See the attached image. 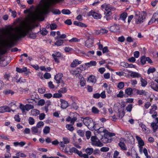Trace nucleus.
Instances as JSON below:
<instances>
[{"label": "nucleus", "instance_id": "f257e3e1", "mask_svg": "<svg viewBox=\"0 0 158 158\" xmlns=\"http://www.w3.org/2000/svg\"><path fill=\"white\" fill-rule=\"evenodd\" d=\"M33 27V26L30 23H27L20 27L13 28L11 27L8 28L6 30H3L2 35L6 36L7 38L4 40L6 46L9 47L14 46L15 41L27 35L30 38L35 39L36 37V34L31 32Z\"/></svg>", "mask_w": 158, "mask_h": 158}, {"label": "nucleus", "instance_id": "f03ea898", "mask_svg": "<svg viewBox=\"0 0 158 158\" xmlns=\"http://www.w3.org/2000/svg\"><path fill=\"white\" fill-rule=\"evenodd\" d=\"M56 3H52L51 0H48V3L45 4L44 6L40 8H37L31 17V22L35 23L36 20H43L44 18L43 15L48 13L50 5L52 4H56Z\"/></svg>", "mask_w": 158, "mask_h": 158}, {"label": "nucleus", "instance_id": "7ed1b4c3", "mask_svg": "<svg viewBox=\"0 0 158 158\" xmlns=\"http://www.w3.org/2000/svg\"><path fill=\"white\" fill-rule=\"evenodd\" d=\"M83 123L91 130L95 129V124L92 118L86 117L84 118Z\"/></svg>", "mask_w": 158, "mask_h": 158}, {"label": "nucleus", "instance_id": "20e7f679", "mask_svg": "<svg viewBox=\"0 0 158 158\" xmlns=\"http://www.w3.org/2000/svg\"><path fill=\"white\" fill-rule=\"evenodd\" d=\"M146 16V13L145 12L143 11L141 13L139 11L136 12L135 17L136 19V23L139 24L143 22L145 19Z\"/></svg>", "mask_w": 158, "mask_h": 158}, {"label": "nucleus", "instance_id": "39448f33", "mask_svg": "<svg viewBox=\"0 0 158 158\" xmlns=\"http://www.w3.org/2000/svg\"><path fill=\"white\" fill-rule=\"evenodd\" d=\"M91 144L92 145L102 147L103 146V144L99 141L98 138L95 136H92L91 138Z\"/></svg>", "mask_w": 158, "mask_h": 158}, {"label": "nucleus", "instance_id": "423d86ee", "mask_svg": "<svg viewBox=\"0 0 158 158\" xmlns=\"http://www.w3.org/2000/svg\"><path fill=\"white\" fill-rule=\"evenodd\" d=\"M126 142V141L125 139L122 138L120 139L118 145L123 150H127V148L125 144Z\"/></svg>", "mask_w": 158, "mask_h": 158}, {"label": "nucleus", "instance_id": "0eeeda50", "mask_svg": "<svg viewBox=\"0 0 158 158\" xmlns=\"http://www.w3.org/2000/svg\"><path fill=\"white\" fill-rule=\"evenodd\" d=\"M52 56L55 62L56 63L59 62V58L61 56V54L59 52H57L55 54H52Z\"/></svg>", "mask_w": 158, "mask_h": 158}, {"label": "nucleus", "instance_id": "6e6552de", "mask_svg": "<svg viewBox=\"0 0 158 158\" xmlns=\"http://www.w3.org/2000/svg\"><path fill=\"white\" fill-rule=\"evenodd\" d=\"M94 40L93 38L88 37L85 42V46L88 48H90L93 46Z\"/></svg>", "mask_w": 158, "mask_h": 158}, {"label": "nucleus", "instance_id": "1a4fd4ad", "mask_svg": "<svg viewBox=\"0 0 158 158\" xmlns=\"http://www.w3.org/2000/svg\"><path fill=\"white\" fill-rule=\"evenodd\" d=\"M11 110L13 112L14 111V110H13L7 106H5L0 107V113H3L6 112H10Z\"/></svg>", "mask_w": 158, "mask_h": 158}, {"label": "nucleus", "instance_id": "9d476101", "mask_svg": "<svg viewBox=\"0 0 158 158\" xmlns=\"http://www.w3.org/2000/svg\"><path fill=\"white\" fill-rule=\"evenodd\" d=\"M96 129V128L95 127V129H94L95 130V133H98L99 134L102 132H103L104 133L105 135H106V134L108 133V131L106 130L103 127H100L98 129Z\"/></svg>", "mask_w": 158, "mask_h": 158}, {"label": "nucleus", "instance_id": "9b49d317", "mask_svg": "<svg viewBox=\"0 0 158 158\" xmlns=\"http://www.w3.org/2000/svg\"><path fill=\"white\" fill-rule=\"evenodd\" d=\"M88 15L89 16L92 15L94 19H100L101 17V15L96 13L93 10L90 11Z\"/></svg>", "mask_w": 158, "mask_h": 158}, {"label": "nucleus", "instance_id": "f8f14e48", "mask_svg": "<svg viewBox=\"0 0 158 158\" xmlns=\"http://www.w3.org/2000/svg\"><path fill=\"white\" fill-rule=\"evenodd\" d=\"M83 66L82 65H81L79 67L76 68L75 70H71L70 72L72 74L75 75L78 72H81V71L83 70Z\"/></svg>", "mask_w": 158, "mask_h": 158}, {"label": "nucleus", "instance_id": "ddd939ff", "mask_svg": "<svg viewBox=\"0 0 158 158\" xmlns=\"http://www.w3.org/2000/svg\"><path fill=\"white\" fill-rule=\"evenodd\" d=\"M31 130L33 134H40L41 132V129H39L36 126L32 127L31 128Z\"/></svg>", "mask_w": 158, "mask_h": 158}, {"label": "nucleus", "instance_id": "4468645a", "mask_svg": "<svg viewBox=\"0 0 158 158\" xmlns=\"http://www.w3.org/2000/svg\"><path fill=\"white\" fill-rule=\"evenodd\" d=\"M150 86L154 90L158 92V84L153 81H151L150 83Z\"/></svg>", "mask_w": 158, "mask_h": 158}, {"label": "nucleus", "instance_id": "2eb2a0df", "mask_svg": "<svg viewBox=\"0 0 158 158\" xmlns=\"http://www.w3.org/2000/svg\"><path fill=\"white\" fill-rule=\"evenodd\" d=\"M81 63V61H79L77 59H75L73 60V62L71 63L70 66L72 68H74L80 64Z\"/></svg>", "mask_w": 158, "mask_h": 158}, {"label": "nucleus", "instance_id": "dca6fc26", "mask_svg": "<svg viewBox=\"0 0 158 158\" xmlns=\"http://www.w3.org/2000/svg\"><path fill=\"white\" fill-rule=\"evenodd\" d=\"M61 102V108L65 109L67 107L69 106L68 102L64 100L61 99L60 100Z\"/></svg>", "mask_w": 158, "mask_h": 158}, {"label": "nucleus", "instance_id": "f3484780", "mask_svg": "<svg viewBox=\"0 0 158 158\" xmlns=\"http://www.w3.org/2000/svg\"><path fill=\"white\" fill-rule=\"evenodd\" d=\"M110 30L113 32H116L119 29V27L118 25L114 24V25L112 26L110 28Z\"/></svg>", "mask_w": 158, "mask_h": 158}, {"label": "nucleus", "instance_id": "a211bd4d", "mask_svg": "<svg viewBox=\"0 0 158 158\" xmlns=\"http://www.w3.org/2000/svg\"><path fill=\"white\" fill-rule=\"evenodd\" d=\"M63 75L62 73H59L55 77V79L57 83H59V81L62 80V78Z\"/></svg>", "mask_w": 158, "mask_h": 158}, {"label": "nucleus", "instance_id": "6ab92c4d", "mask_svg": "<svg viewBox=\"0 0 158 158\" xmlns=\"http://www.w3.org/2000/svg\"><path fill=\"white\" fill-rule=\"evenodd\" d=\"M136 94L139 95H142L144 96H147L148 94V92L145 91V90H143V89L140 90V89H136Z\"/></svg>", "mask_w": 158, "mask_h": 158}, {"label": "nucleus", "instance_id": "aec40b11", "mask_svg": "<svg viewBox=\"0 0 158 158\" xmlns=\"http://www.w3.org/2000/svg\"><path fill=\"white\" fill-rule=\"evenodd\" d=\"M133 94V89L131 88H128L125 90V95L127 96L131 95Z\"/></svg>", "mask_w": 158, "mask_h": 158}, {"label": "nucleus", "instance_id": "412c9836", "mask_svg": "<svg viewBox=\"0 0 158 158\" xmlns=\"http://www.w3.org/2000/svg\"><path fill=\"white\" fill-rule=\"evenodd\" d=\"M136 139L138 141L139 147H140L141 146H143L144 144L143 141L142 139L141 138L138 136L136 135L135 136Z\"/></svg>", "mask_w": 158, "mask_h": 158}, {"label": "nucleus", "instance_id": "4be33fe9", "mask_svg": "<svg viewBox=\"0 0 158 158\" xmlns=\"http://www.w3.org/2000/svg\"><path fill=\"white\" fill-rule=\"evenodd\" d=\"M73 24L76 26L81 27H87V25L86 24L80 22L75 21L73 22Z\"/></svg>", "mask_w": 158, "mask_h": 158}, {"label": "nucleus", "instance_id": "5701e85b", "mask_svg": "<svg viewBox=\"0 0 158 158\" xmlns=\"http://www.w3.org/2000/svg\"><path fill=\"white\" fill-rule=\"evenodd\" d=\"M77 120V118L76 117L71 118L70 117H68L66 119V121L68 122H70L73 125L74 122Z\"/></svg>", "mask_w": 158, "mask_h": 158}, {"label": "nucleus", "instance_id": "b1692460", "mask_svg": "<svg viewBox=\"0 0 158 158\" xmlns=\"http://www.w3.org/2000/svg\"><path fill=\"white\" fill-rule=\"evenodd\" d=\"M130 76L133 77L139 78L141 77V74L138 73L133 72L131 74Z\"/></svg>", "mask_w": 158, "mask_h": 158}, {"label": "nucleus", "instance_id": "393cba45", "mask_svg": "<svg viewBox=\"0 0 158 158\" xmlns=\"http://www.w3.org/2000/svg\"><path fill=\"white\" fill-rule=\"evenodd\" d=\"M16 71L19 73H22L27 71V69L26 67H24L21 69L20 68L17 67L16 68Z\"/></svg>", "mask_w": 158, "mask_h": 158}, {"label": "nucleus", "instance_id": "a878e982", "mask_svg": "<svg viewBox=\"0 0 158 158\" xmlns=\"http://www.w3.org/2000/svg\"><path fill=\"white\" fill-rule=\"evenodd\" d=\"M97 63L95 61H91L90 62L85 63V64L86 66H87L88 67H89L92 66H95L96 65Z\"/></svg>", "mask_w": 158, "mask_h": 158}, {"label": "nucleus", "instance_id": "bb28decb", "mask_svg": "<svg viewBox=\"0 0 158 158\" xmlns=\"http://www.w3.org/2000/svg\"><path fill=\"white\" fill-rule=\"evenodd\" d=\"M88 81L89 82H95L96 81V79L95 77L94 76L90 75L88 78Z\"/></svg>", "mask_w": 158, "mask_h": 158}, {"label": "nucleus", "instance_id": "cd10ccee", "mask_svg": "<svg viewBox=\"0 0 158 158\" xmlns=\"http://www.w3.org/2000/svg\"><path fill=\"white\" fill-rule=\"evenodd\" d=\"M151 126L154 132H155L158 129V125L155 123H152L151 124Z\"/></svg>", "mask_w": 158, "mask_h": 158}, {"label": "nucleus", "instance_id": "c85d7f7f", "mask_svg": "<svg viewBox=\"0 0 158 158\" xmlns=\"http://www.w3.org/2000/svg\"><path fill=\"white\" fill-rule=\"evenodd\" d=\"M31 113L32 115L37 116L39 114L40 111L39 110L36 109H33L31 111Z\"/></svg>", "mask_w": 158, "mask_h": 158}, {"label": "nucleus", "instance_id": "c756f323", "mask_svg": "<svg viewBox=\"0 0 158 158\" xmlns=\"http://www.w3.org/2000/svg\"><path fill=\"white\" fill-rule=\"evenodd\" d=\"M92 112L95 114H98L99 113V110L95 106H93L91 109Z\"/></svg>", "mask_w": 158, "mask_h": 158}, {"label": "nucleus", "instance_id": "7c9ffc66", "mask_svg": "<svg viewBox=\"0 0 158 158\" xmlns=\"http://www.w3.org/2000/svg\"><path fill=\"white\" fill-rule=\"evenodd\" d=\"M71 151L73 152H74L78 154L79 156L82 154V152L81 151H79L77 149L75 148H71Z\"/></svg>", "mask_w": 158, "mask_h": 158}, {"label": "nucleus", "instance_id": "2f4dec72", "mask_svg": "<svg viewBox=\"0 0 158 158\" xmlns=\"http://www.w3.org/2000/svg\"><path fill=\"white\" fill-rule=\"evenodd\" d=\"M93 149L91 148H88L85 150V152L88 155H90L93 152Z\"/></svg>", "mask_w": 158, "mask_h": 158}, {"label": "nucleus", "instance_id": "473e14b6", "mask_svg": "<svg viewBox=\"0 0 158 158\" xmlns=\"http://www.w3.org/2000/svg\"><path fill=\"white\" fill-rule=\"evenodd\" d=\"M140 81L141 82V86L143 87H145L147 84V82L141 77L140 78Z\"/></svg>", "mask_w": 158, "mask_h": 158}, {"label": "nucleus", "instance_id": "72a5a7b5", "mask_svg": "<svg viewBox=\"0 0 158 158\" xmlns=\"http://www.w3.org/2000/svg\"><path fill=\"white\" fill-rule=\"evenodd\" d=\"M105 136L106 135H105L104 136L102 137V140L103 142L105 143L110 142L111 141L108 138Z\"/></svg>", "mask_w": 158, "mask_h": 158}, {"label": "nucleus", "instance_id": "f704fd0d", "mask_svg": "<svg viewBox=\"0 0 158 158\" xmlns=\"http://www.w3.org/2000/svg\"><path fill=\"white\" fill-rule=\"evenodd\" d=\"M61 12L63 14L66 15H69L71 13V12L69 9H63Z\"/></svg>", "mask_w": 158, "mask_h": 158}, {"label": "nucleus", "instance_id": "c9c22d12", "mask_svg": "<svg viewBox=\"0 0 158 158\" xmlns=\"http://www.w3.org/2000/svg\"><path fill=\"white\" fill-rule=\"evenodd\" d=\"M72 124H67L66 125V127L67 129L71 131H72L74 130V127L72 126Z\"/></svg>", "mask_w": 158, "mask_h": 158}, {"label": "nucleus", "instance_id": "e433bc0d", "mask_svg": "<svg viewBox=\"0 0 158 158\" xmlns=\"http://www.w3.org/2000/svg\"><path fill=\"white\" fill-rule=\"evenodd\" d=\"M50 130V128L49 127L46 126L45 127L44 130L43 132L45 134H47L49 133Z\"/></svg>", "mask_w": 158, "mask_h": 158}, {"label": "nucleus", "instance_id": "4c0bfd02", "mask_svg": "<svg viewBox=\"0 0 158 158\" xmlns=\"http://www.w3.org/2000/svg\"><path fill=\"white\" fill-rule=\"evenodd\" d=\"M63 40H58L57 41L55 42L54 44L57 46H60L63 44Z\"/></svg>", "mask_w": 158, "mask_h": 158}, {"label": "nucleus", "instance_id": "58836bf2", "mask_svg": "<svg viewBox=\"0 0 158 158\" xmlns=\"http://www.w3.org/2000/svg\"><path fill=\"white\" fill-rule=\"evenodd\" d=\"M34 108V106L30 104H27L25 105V109L27 111H29L31 109Z\"/></svg>", "mask_w": 158, "mask_h": 158}, {"label": "nucleus", "instance_id": "ea45409f", "mask_svg": "<svg viewBox=\"0 0 158 158\" xmlns=\"http://www.w3.org/2000/svg\"><path fill=\"white\" fill-rule=\"evenodd\" d=\"M133 108V105L132 104H130L127 105L126 107V110L127 111L131 112Z\"/></svg>", "mask_w": 158, "mask_h": 158}, {"label": "nucleus", "instance_id": "a19ab883", "mask_svg": "<svg viewBox=\"0 0 158 158\" xmlns=\"http://www.w3.org/2000/svg\"><path fill=\"white\" fill-rule=\"evenodd\" d=\"M28 122L29 124L31 125L34 124L35 123V120L31 117H30L29 118Z\"/></svg>", "mask_w": 158, "mask_h": 158}, {"label": "nucleus", "instance_id": "79ce46f5", "mask_svg": "<svg viewBox=\"0 0 158 158\" xmlns=\"http://www.w3.org/2000/svg\"><path fill=\"white\" fill-rule=\"evenodd\" d=\"M124 83L123 82H120L118 84L117 87L119 89H122L124 87Z\"/></svg>", "mask_w": 158, "mask_h": 158}, {"label": "nucleus", "instance_id": "37998d69", "mask_svg": "<svg viewBox=\"0 0 158 158\" xmlns=\"http://www.w3.org/2000/svg\"><path fill=\"white\" fill-rule=\"evenodd\" d=\"M127 16V14L126 13H124L121 14L120 18L123 20L124 21Z\"/></svg>", "mask_w": 158, "mask_h": 158}, {"label": "nucleus", "instance_id": "c03bdc74", "mask_svg": "<svg viewBox=\"0 0 158 158\" xmlns=\"http://www.w3.org/2000/svg\"><path fill=\"white\" fill-rule=\"evenodd\" d=\"M140 61L143 65L145 64L146 62V57L144 56H142L140 58Z\"/></svg>", "mask_w": 158, "mask_h": 158}, {"label": "nucleus", "instance_id": "a18cd8bd", "mask_svg": "<svg viewBox=\"0 0 158 158\" xmlns=\"http://www.w3.org/2000/svg\"><path fill=\"white\" fill-rule=\"evenodd\" d=\"M67 89L65 87H64L60 89L58 91V92L59 93H64L67 92Z\"/></svg>", "mask_w": 158, "mask_h": 158}, {"label": "nucleus", "instance_id": "49530a36", "mask_svg": "<svg viewBox=\"0 0 158 158\" xmlns=\"http://www.w3.org/2000/svg\"><path fill=\"white\" fill-rule=\"evenodd\" d=\"M44 125V123L42 121L39 122L37 124L36 126L39 129H41L40 128L41 127L43 126Z\"/></svg>", "mask_w": 158, "mask_h": 158}, {"label": "nucleus", "instance_id": "de8ad7c7", "mask_svg": "<svg viewBox=\"0 0 158 158\" xmlns=\"http://www.w3.org/2000/svg\"><path fill=\"white\" fill-rule=\"evenodd\" d=\"M156 71V69L154 68H149L148 70L147 73L148 74H150L151 73H153L155 72Z\"/></svg>", "mask_w": 158, "mask_h": 158}, {"label": "nucleus", "instance_id": "09e8293b", "mask_svg": "<svg viewBox=\"0 0 158 158\" xmlns=\"http://www.w3.org/2000/svg\"><path fill=\"white\" fill-rule=\"evenodd\" d=\"M80 41V39H78L76 38H73L69 40V42L71 43L78 42Z\"/></svg>", "mask_w": 158, "mask_h": 158}, {"label": "nucleus", "instance_id": "8fccbe9b", "mask_svg": "<svg viewBox=\"0 0 158 158\" xmlns=\"http://www.w3.org/2000/svg\"><path fill=\"white\" fill-rule=\"evenodd\" d=\"M112 9V8H111L110 6L108 5H106L105 7V13H106V11H111Z\"/></svg>", "mask_w": 158, "mask_h": 158}, {"label": "nucleus", "instance_id": "3c124183", "mask_svg": "<svg viewBox=\"0 0 158 158\" xmlns=\"http://www.w3.org/2000/svg\"><path fill=\"white\" fill-rule=\"evenodd\" d=\"M52 12L56 14L60 15L61 13L60 11L58 9H54L52 10Z\"/></svg>", "mask_w": 158, "mask_h": 158}, {"label": "nucleus", "instance_id": "603ef678", "mask_svg": "<svg viewBox=\"0 0 158 158\" xmlns=\"http://www.w3.org/2000/svg\"><path fill=\"white\" fill-rule=\"evenodd\" d=\"M41 34L44 35H45L48 33V31L46 29H43L40 31Z\"/></svg>", "mask_w": 158, "mask_h": 158}, {"label": "nucleus", "instance_id": "864d4df0", "mask_svg": "<svg viewBox=\"0 0 158 158\" xmlns=\"http://www.w3.org/2000/svg\"><path fill=\"white\" fill-rule=\"evenodd\" d=\"M50 27L51 30H54L56 29L57 27V25L55 24H52L50 25Z\"/></svg>", "mask_w": 158, "mask_h": 158}, {"label": "nucleus", "instance_id": "5fc2aeb1", "mask_svg": "<svg viewBox=\"0 0 158 158\" xmlns=\"http://www.w3.org/2000/svg\"><path fill=\"white\" fill-rule=\"evenodd\" d=\"M85 135L87 139H89L91 136V132L90 131H87L86 132Z\"/></svg>", "mask_w": 158, "mask_h": 158}, {"label": "nucleus", "instance_id": "6e6d98bb", "mask_svg": "<svg viewBox=\"0 0 158 158\" xmlns=\"http://www.w3.org/2000/svg\"><path fill=\"white\" fill-rule=\"evenodd\" d=\"M19 108L21 110L23 113L25 111V110H26V109H25V105H24L21 104L19 106Z\"/></svg>", "mask_w": 158, "mask_h": 158}, {"label": "nucleus", "instance_id": "4d7b16f0", "mask_svg": "<svg viewBox=\"0 0 158 158\" xmlns=\"http://www.w3.org/2000/svg\"><path fill=\"white\" fill-rule=\"evenodd\" d=\"M44 77L46 79H48L51 77V75L49 73H46L44 74Z\"/></svg>", "mask_w": 158, "mask_h": 158}, {"label": "nucleus", "instance_id": "13d9d810", "mask_svg": "<svg viewBox=\"0 0 158 158\" xmlns=\"http://www.w3.org/2000/svg\"><path fill=\"white\" fill-rule=\"evenodd\" d=\"M62 95L60 93H55L53 94V97L55 98H60L62 97Z\"/></svg>", "mask_w": 158, "mask_h": 158}, {"label": "nucleus", "instance_id": "bf43d9fd", "mask_svg": "<svg viewBox=\"0 0 158 158\" xmlns=\"http://www.w3.org/2000/svg\"><path fill=\"white\" fill-rule=\"evenodd\" d=\"M80 84L81 86H84L85 85V81L83 78H81L80 82Z\"/></svg>", "mask_w": 158, "mask_h": 158}, {"label": "nucleus", "instance_id": "052dcab7", "mask_svg": "<svg viewBox=\"0 0 158 158\" xmlns=\"http://www.w3.org/2000/svg\"><path fill=\"white\" fill-rule=\"evenodd\" d=\"M151 105V104L149 102H147L144 104V106L146 109H148Z\"/></svg>", "mask_w": 158, "mask_h": 158}, {"label": "nucleus", "instance_id": "680f3d73", "mask_svg": "<svg viewBox=\"0 0 158 158\" xmlns=\"http://www.w3.org/2000/svg\"><path fill=\"white\" fill-rule=\"evenodd\" d=\"M128 64L125 62H122L120 63V66L128 68Z\"/></svg>", "mask_w": 158, "mask_h": 158}, {"label": "nucleus", "instance_id": "e2e57ef3", "mask_svg": "<svg viewBox=\"0 0 158 158\" xmlns=\"http://www.w3.org/2000/svg\"><path fill=\"white\" fill-rule=\"evenodd\" d=\"M4 93L6 94H10L11 95H13L14 94V91H13L10 90H6L4 91Z\"/></svg>", "mask_w": 158, "mask_h": 158}, {"label": "nucleus", "instance_id": "0e129e2a", "mask_svg": "<svg viewBox=\"0 0 158 158\" xmlns=\"http://www.w3.org/2000/svg\"><path fill=\"white\" fill-rule=\"evenodd\" d=\"M78 134L82 137L84 136V132L81 130H78L77 131Z\"/></svg>", "mask_w": 158, "mask_h": 158}, {"label": "nucleus", "instance_id": "69168bd1", "mask_svg": "<svg viewBox=\"0 0 158 158\" xmlns=\"http://www.w3.org/2000/svg\"><path fill=\"white\" fill-rule=\"evenodd\" d=\"M109 148L108 147H103L100 150L102 152H106L108 151L109 150Z\"/></svg>", "mask_w": 158, "mask_h": 158}, {"label": "nucleus", "instance_id": "338daca9", "mask_svg": "<svg viewBox=\"0 0 158 158\" xmlns=\"http://www.w3.org/2000/svg\"><path fill=\"white\" fill-rule=\"evenodd\" d=\"M44 100L43 99H41L39 101L38 105L39 106H42L44 104Z\"/></svg>", "mask_w": 158, "mask_h": 158}, {"label": "nucleus", "instance_id": "774afa93", "mask_svg": "<svg viewBox=\"0 0 158 158\" xmlns=\"http://www.w3.org/2000/svg\"><path fill=\"white\" fill-rule=\"evenodd\" d=\"M152 17L156 21L158 22V13H155L154 14Z\"/></svg>", "mask_w": 158, "mask_h": 158}]
</instances>
